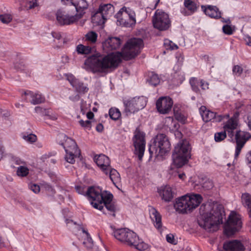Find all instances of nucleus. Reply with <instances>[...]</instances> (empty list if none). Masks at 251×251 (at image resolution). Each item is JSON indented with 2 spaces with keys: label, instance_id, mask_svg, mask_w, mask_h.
Segmentation results:
<instances>
[{
  "label": "nucleus",
  "instance_id": "1",
  "mask_svg": "<svg viewBox=\"0 0 251 251\" xmlns=\"http://www.w3.org/2000/svg\"><path fill=\"white\" fill-rule=\"evenodd\" d=\"M144 47L140 38H132L125 45L121 52L104 55L97 53L88 57L84 63V68L93 73L107 74L115 70L122 59L129 60L136 56Z\"/></svg>",
  "mask_w": 251,
  "mask_h": 251
},
{
  "label": "nucleus",
  "instance_id": "2",
  "mask_svg": "<svg viewBox=\"0 0 251 251\" xmlns=\"http://www.w3.org/2000/svg\"><path fill=\"white\" fill-rule=\"evenodd\" d=\"M113 234L115 238L120 242L138 250L143 251L148 248V245L140 239L135 232L128 228L117 229L114 231Z\"/></svg>",
  "mask_w": 251,
  "mask_h": 251
},
{
  "label": "nucleus",
  "instance_id": "3",
  "mask_svg": "<svg viewBox=\"0 0 251 251\" xmlns=\"http://www.w3.org/2000/svg\"><path fill=\"white\" fill-rule=\"evenodd\" d=\"M191 146L187 140L179 141L172 154L173 163L176 168H181L187 163L190 157Z\"/></svg>",
  "mask_w": 251,
  "mask_h": 251
},
{
  "label": "nucleus",
  "instance_id": "4",
  "mask_svg": "<svg viewBox=\"0 0 251 251\" xmlns=\"http://www.w3.org/2000/svg\"><path fill=\"white\" fill-rule=\"evenodd\" d=\"M209 209V211L201 214L202 220L199 221V225L207 232H214L222 223V216L219 211L214 208Z\"/></svg>",
  "mask_w": 251,
  "mask_h": 251
},
{
  "label": "nucleus",
  "instance_id": "5",
  "mask_svg": "<svg viewBox=\"0 0 251 251\" xmlns=\"http://www.w3.org/2000/svg\"><path fill=\"white\" fill-rule=\"evenodd\" d=\"M171 144L167 136L163 133L158 134L154 139L153 144L149 148L151 155L163 156L170 150Z\"/></svg>",
  "mask_w": 251,
  "mask_h": 251
},
{
  "label": "nucleus",
  "instance_id": "6",
  "mask_svg": "<svg viewBox=\"0 0 251 251\" xmlns=\"http://www.w3.org/2000/svg\"><path fill=\"white\" fill-rule=\"evenodd\" d=\"M109 193L107 191H102L100 187L91 186L87 188L86 196L94 208L102 211V202Z\"/></svg>",
  "mask_w": 251,
  "mask_h": 251
},
{
  "label": "nucleus",
  "instance_id": "7",
  "mask_svg": "<svg viewBox=\"0 0 251 251\" xmlns=\"http://www.w3.org/2000/svg\"><path fill=\"white\" fill-rule=\"evenodd\" d=\"M132 142L134 147V153L137 156L138 160L142 161L146 147L145 133L138 127L134 132Z\"/></svg>",
  "mask_w": 251,
  "mask_h": 251
},
{
  "label": "nucleus",
  "instance_id": "8",
  "mask_svg": "<svg viewBox=\"0 0 251 251\" xmlns=\"http://www.w3.org/2000/svg\"><path fill=\"white\" fill-rule=\"evenodd\" d=\"M147 99L142 96L134 97L130 100H124V113L126 116L134 113L145 107L147 104Z\"/></svg>",
  "mask_w": 251,
  "mask_h": 251
},
{
  "label": "nucleus",
  "instance_id": "9",
  "mask_svg": "<svg viewBox=\"0 0 251 251\" xmlns=\"http://www.w3.org/2000/svg\"><path fill=\"white\" fill-rule=\"evenodd\" d=\"M135 12L126 6L123 7L115 15L117 22L120 25L125 26H130L135 25L136 22Z\"/></svg>",
  "mask_w": 251,
  "mask_h": 251
},
{
  "label": "nucleus",
  "instance_id": "10",
  "mask_svg": "<svg viewBox=\"0 0 251 251\" xmlns=\"http://www.w3.org/2000/svg\"><path fill=\"white\" fill-rule=\"evenodd\" d=\"M242 227L241 217L236 212L232 211L224 226V233L230 236L238 231Z\"/></svg>",
  "mask_w": 251,
  "mask_h": 251
},
{
  "label": "nucleus",
  "instance_id": "11",
  "mask_svg": "<svg viewBox=\"0 0 251 251\" xmlns=\"http://www.w3.org/2000/svg\"><path fill=\"white\" fill-rule=\"evenodd\" d=\"M152 23L154 28L160 31L168 29L171 25L169 15L162 10L157 9L152 18Z\"/></svg>",
  "mask_w": 251,
  "mask_h": 251
},
{
  "label": "nucleus",
  "instance_id": "12",
  "mask_svg": "<svg viewBox=\"0 0 251 251\" xmlns=\"http://www.w3.org/2000/svg\"><path fill=\"white\" fill-rule=\"evenodd\" d=\"M200 112L203 120L205 122H208L210 121H213V122H220L224 118H228L229 117V115L228 114H226L225 115H216V113L209 110H207L204 106H201L200 107Z\"/></svg>",
  "mask_w": 251,
  "mask_h": 251
},
{
  "label": "nucleus",
  "instance_id": "13",
  "mask_svg": "<svg viewBox=\"0 0 251 251\" xmlns=\"http://www.w3.org/2000/svg\"><path fill=\"white\" fill-rule=\"evenodd\" d=\"M56 20L60 25H69L77 21L82 17V14H76L74 16H70L60 10L57 11L56 14Z\"/></svg>",
  "mask_w": 251,
  "mask_h": 251
},
{
  "label": "nucleus",
  "instance_id": "14",
  "mask_svg": "<svg viewBox=\"0 0 251 251\" xmlns=\"http://www.w3.org/2000/svg\"><path fill=\"white\" fill-rule=\"evenodd\" d=\"M173 100L169 97H162L158 99L156 102L157 111L162 114H168L172 110Z\"/></svg>",
  "mask_w": 251,
  "mask_h": 251
},
{
  "label": "nucleus",
  "instance_id": "15",
  "mask_svg": "<svg viewBox=\"0 0 251 251\" xmlns=\"http://www.w3.org/2000/svg\"><path fill=\"white\" fill-rule=\"evenodd\" d=\"M114 12V7L110 4H102L99 8L98 11L93 16L94 20L97 17L101 16L102 19V23L105 22V21Z\"/></svg>",
  "mask_w": 251,
  "mask_h": 251
},
{
  "label": "nucleus",
  "instance_id": "16",
  "mask_svg": "<svg viewBox=\"0 0 251 251\" xmlns=\"http://www.w3.org/2000/svg\"><path fill=\"white\" fill-rule=\"evenodd\" d=\"M121 44L122 41L120 38L109 37L102 43V48L105 52H109L119 49Z\"/></svg>",
  "mask_w": 251,
  "mask_h": 251
},
{
  "label": "nucleus",
  "instance_id": "17",
  "mask_svg": "<svg viewBox=\"0 0 251 251\" xmlns=\"http://www.w3.org/2000/svg\"><path fill=\"white\" fill-rule=\"evenodd\" d=\"M236 140V147L235 152V157L237 158L239 155L242 148L244 146L248 137L246 133L242 131H238L234 133V140Z\"/></svg>",
  "mask_w": 251,
  "mask_h": 251
},
{
  "label": "nucleus",
  "instance_id": "18",
  "mask_svg": "<svg viewBox=\"0 0 251 251\" xmlns=\"http://www.w3.org/2000/svg\"><path fill=\"white\" fill-rule=\"evenodd\" d=\"M24 95L25 100L34 105L44 102L45 100L44 96L38 92H33L31 91H26L24 93Z\"/></svg>",
  "mask_w": 251,
  "mask_h": 251
},
{
  "label": "nucleus",
  "instance_id": "19",
  "mask_svg": "<svg viewBox=\"0 0 251 251\" xmlns=\"http://www.w3.org/2000/svg\"><path fill=\"white\" fill-rule=\"evenodd\" d=\"M185 196L190 212L199 206L202 201V197L200 194L190 193L185 195Z\"/></svg>",
  "mask_w": 251,
  "mask_h": 251
},
{
  "label": "nucleus",
  "instance_id": "20",
  "mask_svg": "<svg viewBox=\"0 0 251 251\" xmlns=\"http://www.w3.org/2000/svg\"><path fill=\"white\" fill-rule=\"evenodd\" d=\"M237 120L233 117L229 119L224 125V129L227 133L231 141H234V130L237 128Z\"/></svg>",
  "mask_w": 251,
  "mask_h": 251
},
{
  "label": "nucleus",
  "instance_id": "21",
  "mask_svg": "<svg viewBox=\"0 0 251 251\" xmlns=\"http://www.w3.org/2000/svg\"><path fill=\"white\" fill-rule=\"evenodd\" d=\"M95 162L101 171L106 175H108V170L111 167L109 158L104 154H100L95 157Z\"/></svg>",
  "mask_w": 251,
  "mask_h": 251
},
{
  "label": "nucleus",
  "instance_id": "22",
  "mask_svg": "<svg viewBox=\"0 0 251 251\" xmlns=\"http://www.w3.org/2000/svg\"><path fill=\"white\" fill-rule=\"evenodd\" d=\"M185 197L186 196L184 195L176 199L174 207L176 211L179 213L185 214L190 212Z\"/></svg>",
  "mask_w": 251,
  "mask_h": 251
},
{
  "label": "nucleus",
  "instance_id": "23",
  "mask_svg": "<svg viewBox=\"0 0 251 251\" xmlns=\"http://www.w3.org/2000/svg\"><path fill=\"white\" fill-rule=\"evenodd\" d=\"M149 211L150 218L151 219L154 226L158 230L160 229L162 226L161 215L158 211L152 206H149Z\"/></svg>",
  "mask_w": 251,
  "mask_h": 251
},
{
  "label": "nucleus",
  "instance_id": "24",
  "mask_svg": "<svg viewBox=\"0 0 251 251\" xmlns=\"http://www.w3.org/2000/svg\"><path fill=\"white\" fill-rule=\"evenodd\" d=\"M157 192L162 200L165 202L171 201L174 198V193L170 186H161L158 188Z\"/></svg>",
  "mask_w": 251,
  "mask_h": 251
},
{
  "label": "nucleus",
  "instance_id": "25",
  "mask_svg": "<svg viewBox=\"0 0 251 251\" xmlns=\"http://www.w3.org/2000/svg\"><path fill=\"white\" fill-rule=\"evenodd\" d=\"M202 11L209 17L216 19L221 18V12L219 8L213 5H201Z\"/></svg>",
  "mask_w": 251,
  "mask_h": 251
},
{
  "label": "nucleus",
  "instance_id": "26",
  "mask_svg": "<svg viewBox=\"0 0 251 251\" xmlns=\"http://www.w3.org/2000/svg\"><path fill=\"white\" fill-rule=\"evenodd\" d=\"M59 138L63 141L60 143V145L63 147L65 151H69L70 150L78 149L75 141L66 135L61 134Z\"/></svg>",
  "mask_w": 251,
  "mask_h": 251
},
{
  "label": "nucleus",
  "instance_id": "27",
  "mask_svg": "<svg viewBox=\"0 0 251 251\" xmlns=\"http://www.w3.org/2000/svg\"><path fill=\"white\" fill-rule=\"evenodd\" d=\"M223 247L225 251H244L245 249L243 244L237 240L225 243Z\"/></svg>",
  "mask_w": 251,
  "mask_h": 251
},
{
  "label": "nucleus",
  "instance_id": "28",
  "mask_svg": "<svg viewBox=\"0 0 251 251\" xmlns=\"http://www.w3.org/2000/svg\"><path fill=\"white\" fill-rule=\"evenodd\" d=\"M112 199L113 195L111 193H109V194H108L106 197L104 199L103 202H102V210L104 209V206H105V208L109 212V214L115 217V213L116 210V208L115 205L113 203H112Z\"/></svg>",
  "mask_w": 251,
  "mask_h": 251
},
{
  "label": "nucleus",
  "instance_id": "29",
  "mask_svg": "<svg viewBox=\"0 0 251 251\" xmlns=\"http://www.w3.org/2000/svg\"><path fill=\"white\" fill-rule=\"evenodd\" d=\"M184 6L187 10L184 13V15H191L196 12L199 7V5L192 0H184Z\"/></svg>",
  "mask_w": 251,
  "mask_h": 251
},
{
  "label": "nucleus",
  "instance_id": "30",
  "mask_svg": "<svg viewBox=\"0 0 251 251\" xmlns=\"http://www.w3.org/2000/svg\"><path fill=\"white\" fill-rule=\"evenodd\" d=\"M65 151V159L67 162L71 164H74L75 162V158L77 156L79 157L80 154V151L78 149Z\"/></svg>",
  "mask_w": 251,
  "mask_h": 251
},
{
  "label": "nucleus",
  "instance_id": "31",
  "mask_svg": "<svg viewBox=\"0 0 251 251\" xmlns=\"http://www.w3.org/2000/svg\"><path fill=\"white\" fill-rule=\"evenodd\" d=\"M241 200L243 205L247 208L250 217H251V195L249 193L243 194Z\"/></svg>",
  "mask_w": 251,
  "mask_h": 251
},
{
  "label": "nucleus",
  "instance_id": "32",
  "mask_svg": "<svg viewBox=\"0 0 251 251\" xmlns=\"http://www.w3.org/2000/svg\"><path fill=\"white\" fill-rule=\"evenodd\" d=\"M72 4L75 6V10L78 14H83L82 11L88 7V4L85 0H78L77 2L73 1Z\"/></svg>",
  "mask_w": 251,
  "mask_h": 251
},
{
  "label": "nucleus",
  "instance_id": "33",
  "mask_svg": "<svg viewBox=\"0 0 251 251\" xmlns=\"http://www.w3.org/2000/svg\"><path fill=\"white\" fill-rule=\"evenodd\" d=\"M109 177L113 182L115 185L116 183L120 181L121 177L119 173L115 169L112 168L111 167L108 170V173Z\"/></svg>",
  "mask_w": 251,
  "mask_h": 251
},
{
  "label": "nucleus",
  "instance_id": "34",
  "mask_svg": "<svg viewBox=\"0 0 251 251\" xmlns=\"http://www.w3.org/2000/svg\"><path fill=\"white\" fill-rule=\"evenodd\" d=\"M85 41L91 44H94L97 42L98 38L97 33L93 31L87 32L85 35Z\"/></svg>",
  "mask_w": 251,
  "mask_h": 251
},
{
  "label": "nucleus",
  "instance_id": "35",
  "mask_svg": "<svg viewBox=\"0 0 251 251\" xmlns=\"http://www.w3.org/2000/svg\"><path fill=\"white\" fill-rule=\"evenodd\" d=\"M148 81L151 85L155 86L160 83V78L157 74L151 72L149 75Z\"/></svg>",
  "mask_w": 251,
  "mask_h": 251
},
{
  "label": "nucleus",
  "instance_id": "36",
  "mask_svg": "<svg viewBox=\"0 0 251 251\" xmlns=\"http://www.w3.org/2000/svg\"><path fill=\"white\" fill-rule=\"evenodd\" d=\"M189 83L193 91L196 93H200L201 91L199 88L200 80L197 78L194 77H191L189 80Z\"/></svg>",
  "mask_w": 251,
  "mask_h": 251
},
{
  "label": "nucleus",
  "instance_id": "37",
  "mask_svg": "<svg viewBox=\"0 0 251 251\" xmlns=\"http://www.w3.org/2000/svg\"><path fill=\"white\" fill-rule=\"evenodd\" d=\"M73 87L79 93L84 94L87 92L89 89L86 85L79 80L77 81Z\"/></svg>",
  "mask_w": 251,
  "mask_h": 251
},
{
  "label": "nucleus",
  "instance_id": "38",
  "mask_svg": "<svg viewBox=\"0 0 251 251\" xmlns=\"http://www.w3.org/2000/svg\"><path fill=\"white\" fill-rule=\"evenodd\" d=\"M109 115L111 119L116 121L121 117V114L119 109L112 107L109 110Z\"/></svg>",
  "mask_w": 251,
  "mask_h": 251
},
{
  "label": "nucleus",
  "instance_id": "39",
  "mask_svg": "<svg viewBox=\"0 0 251 251\" xmlns=\"http://www.w3.org/2000/svg\"><path fill=\"white\" fill-rule=\"evenodd\" d=\"M92 49L91 47L82 44H79L76 47V51L79 54H89L91 52Z\"/></svg>",
  "mask_w": 251,
  "mask_h": 251
},
{
  "label": "nucleus",
  "instance_id": "40",
  "mask_svg": "<svg viewBox=\"0 0 251 251\" xmlns=\"http://www.w3.org/2000/svg\"><path fill=\"white\" fill-rule=\"evenodd\" d=\"M174 82L178 84L181 83L185 79V75L183 72L179 71L175 72L174 74Z\"/></svg>",
  "mask_w": 251,
  "mask_h": 251
},
{
  "label": "nucleus",
  "instance_id": "41",
  "mask_svg": "<svg viewBox=\"0 0 251 251\" xmlns=\"http://www.w3.org/2000/svg\"><path fill=\"white\" fill-rule=\"evenodd\" d=\"M16 174L19 176L25 177L29 174V169L26 167L20 166L17 168Z\"/></svg>",
  "mask_w": 251,
  "mask_h": 251
},
{
  "label": "nucleus",
  "instance_id": "42",
  "mask_svg": "<svg viewBox=\"0 0 251 251\" xmlns=\"http://www.w3.org/2000/svg\"><path fill=\"white\" fill-rule=\"evenodd\" d=\"M22 138L26 142L29 143H33L36 142L37 139V136L32 133H24L22 135Z\"/></svg>",
  "mask_w": 251,
  "mask_h": 251
},
{
  "label": "nucleus",
  "instance_id": "43",
  "mask_svg": "<svg viewBox=\"0 0 251 251\" xmlns=\"http://www.w3.org/2000/svg\"><path fill=\"white\" fill-rule=\"evenodd\" d=\"M51 35L53 38L55 40L57 41V43L60 44V46L63 45L65 43L64 39L62 38L61 33L57 31H53L51 32Z\"/></svg>",
  "mask_w": 251,
  "mask_h": 251
},
{
  "label": "nucleus",
  "instance_id": "44",
  "mask_svg": "<svg viewBox=\"0 0 251 251\" xmlns=\"http://www.w3.org/2000/svg\"><path fill=\"white\" fill-rule=\"evenodd\" d=\"M226 132L223 131L216 132L214 135V139L216 142H220L224 140L226 137Z\"/></svg>",
  "mask_w": 251,
  "mask_h": 251
},
{
  "label": "nucleus",
  "instance_id": "45",
  "mask_svg": "<svg viewBox=\"0 0 251 251\" xmlns=\"http://www.w3.org/2000/svg\"><path fill=\"white\" fill-rule=\"evenodd\" d=\"M12 20V17L10 14H4L0 15V21L3 24H8Z\"/></svg>",
  "mask_w": 251,
  "mask_h": 251
},
{
  "label": "nucleus",
  "instance_id": "46",
  "mask_svg": "<svg viewBox=\"0 0 251 251\" xmlns=\"http://www.w3.org/2000/svg\"><path fill=\"white\" fill-rule=\"evenodd\" d=\"M243 71V68L239 65H235L233 67L232 72L234 75L240 76Z\"/></svg>",
  "mask_w": 251,
  "mask_h": 251
},
{
  "label": "nucleus",
  "instance_id": "47",
  "mask_svg": "<svg viewBox=\"0 0 251 251\" xmlns=\"http://www.w3.org/2000/svg\"><path fill=\"white\" fill-rule=\"evenodd\" d=\"M66 76L67 79L69 81V82L73 87H74L79 80L78 79L76 78L74 75L72 74L67 75Z\"/></svg>",
  "mask_w": 251,
  "mask_h": 251
},
{
  "label": "nucleus",
  "instance_id": "48",
  "mask_svg": "<svg viewBox=\"0 0 251 251\" xmlns=\"http://www.w3.org/2000/svg\"><path fill=\"white\" fill-rule=\"evenodd\" d=\"M79 124L83 128L90 130L91 128V122L89 120L85 121L80 120L79 121Z\"/></svg>",
  "mask_w": 251,
  "mask_h": 251
},
{
  "label": "nucleus",
  "instance_id": "49",
  "mask_svg": "<svg viewBox=\"0 0 251 251\" xmlns=\"http://www.w3.org/2000/svg\"><path fill=\"white\" fill-rule=\"evenodd\" d=\"M82 231L83 233H85L86 234L87 237V240L83 242V244L84 245L87 244V245H86L87 248H91L93 246V242L92 239L88 237L89 233L84 229H82Z\"/></svg>",
  "mask_w": 251,
  "mask_h": 251
},
{
  "label": "nucleus",
  "instance_id": "50",
  "mask_svg": "<svg viewBox=\"0 0 251 251\" xmlns=\"http://www.w3.org/2000/svg\"><path fill=\"white\" fill-rule=\"evenodd\" d=\"M29 188L34 193L37 194L40 191V186L36 184L30 183L28 184Z\"/></svg>",
  "mask_w": 251,
  "mask_h": 251
},
{
  "label": "nucleus",
  "instance_id": "51",
  "mask_svg": "<svg viewBox=\"0 0 251 251\" xmlns=\"http://www.w3.org/2000/svg\"><path fill=\"white\" fill-rule=\"evenodd\" d=\"M175 117L176 120L179 121L181 123H184L186 120L185 116L182 114L181 113L176 112H175Z\"/></svg>",
  "mask_w": 251,
  "mask_h": 251
},
{
  "label": "nucleus",
  "instance_id": "52",
  "mask_svg": "<svg viewBox=\"0 0 251 251\" xmlns=\"http://www.w3.org/2000/svg\"><path fill=\"white\" fill-rule=\"evenodd\" d=\"M202 187L204 189L206 190H210L212 189L213 187V182L209 180H206L202 184Z\"/></svg>",
  "mask_w": 251,
  "mask_h": 251
},
{
  "label": "nucleus",
  "instance_id": "53",
  "mask_svg": "<svg viewBox=\"0 0 251 251\" xmlns=\"http://www.w3.org/2000/svg\"><path fill=\"white\" fill-rule=\"evenodd\" d=\"M165 45L168 49L171 50H175L178 49V47L176 45L169 40L166 41Z\"/></svg>",
  "mask_w": 251,
  "mask_h": 251
},
{
  "label": "nucleus",
  "instance_id": "54",
  "mask_svg": "<svg viewBox=\"0 0 251 251\" xmlns=\"http://www.w3.org/2000/svg\"><path fill=\"white\" fill-rule=\"evenodd\" d=\"M36 5V0H26L25 6L27 8L32 9Z\"/></svg>",
  "mask_w": 251,
  "mask_h": 251
},
{
  "label": "nucleus",
  "instance_id": "55",
  "mask_svg": "<svg viewBox=\"0 0 251 251\" xmlns=\"http://www.w3.org/2000/svg\"><path fill=\"white\" fill-rule=\"evenodd\" d=\"M223 32L227 35H231L233 33V30L231 26L226 25L223 26Z\"/></svg>",
  "mask_w": 251,
  "mask_h": 251
},
{
  "label": "nucleus",
  "instance_id": "56",
  "mask_svg": "<svg viewBox=\"0 0 251 251\" xmlns=\"http://www.w3.org/2000/svg\"><path fill=\"white\" fill-rule=\"evenodd\" d=\"M209 83L203 79L200 80V86L203 90H208L209 89Z\"/></svg>",
  "mask_w": 251,
  "mask_h": 251
},
{
  "label": "nucleus",
  "instance_id": "57",
  "mask_svg": "<svg viewBox=\"0 0 251 251\" xmlns=\"http://www.w3.org/2000/svg\"><path fill=\"white\" fill-rule=\"evenodd\" d=\"M75 189L78 194L86 196V190H85V187L76 186H75Z\"/></svg>",
  "mask_w": 251,
  "mask_h": 251
},
{
  "label": "nucleus",
  "instance_id": "58",
  "mask_svg": "<svg viewBox=\"0 0 251 251\" xmlns=\"http://www.w3.org/2000/svg\"><path fill=\"white\" fill-rule=\"evenodd\" d=\"M35 112L40 114L43 115H45L46 113L47 112L45 109H44L42 107H40V106L35 107Z\"/></svg>",
  "mask_w": 251,
  "mask_h": 251
},
{
  "label": "nucleus",
  "instance_id": "59",
  "mask_svg": "<svg viewBox=\"0 0 251 251\" xmlns=\"http://www.w3.org/2000/svg\"><path fill=\"white\" fill-rule=\"evenodd\" d=\"M166 240L167 241L170 243L176 244L175 240L174 239V237L173 234H168L166 236Z\"/></svg>",
  "mask_w": 251,
  "mask_h": 251
},
{
  "label": "nucleus",
  "instance_id": "60",
  "mask_svg": "<svg viewBox=\"0 0 251 251\" xmlns=\"http://www.w3.org/2000/svg\"><path fill=\"white\" fill-rule=\"evenodd\" d=\"M246 161L247 164H250L251 167V151H249L246 155Z\"/></svg>",
  "mask_w": 251,
  "mask_h": 251
},
{
  "label": "nucleus",
  "instance_id": "61",
  "mask_svg": "<svg viewBox=\"0 0 251 251\" xmlns=\"http://www.w3.org/2000/svg\"><path fill=\"white\" fill-rule=\"evenodd\" d=\"M45 116H47L49 119H50L51 120H53V121H55V120H57V117L56 115H55V114L50 115L49 114V112H46Z\"/></svg>",
  "mask_w": 251,
  "mask_h": 251
},
{
  "label": "nucleus",
  "instance_id": "62",
  "mask_svg": "<svg viewBox=\"0 0 251 251\" xmlns=\"http://www.w3.org/2000/svg\"><path fill=\"white\" fill-rule=\"evenodd\" d=\"M15 68L18 70L23 71L25 70V66L22 64H16L15 65Z\"/></svg>",
  "mask_w": 251,
  "mask_h": 251
},
{
  "label": "nucleus",
  "instance_id": "63",
  "mask_svg": "<svg viewBox=\"0 0 251 251\" xmlns=\"http://www.w3.org/2000/svg\"><path fill=\"white\" fill-rule=\"evenodd\" d=\"M245 40L246 42V44L250 46H251V37L249 36H246L245 38Z\"/></svg>",
  "mask_w": 251,
  "mask_h": 251
},
{
  "label": "nucleus",
  "instance_id": "64",
  "mask_svg": "<svg viewBox=\"0 0 251 251\" xmlns=\"http://www.w3.org/2000/svg\"><path fill=\"white\" fill-rule=\"evenodd\" d=\"M247 124L251 130V113L248 117Z\"/></svg>",
  "mask_w": 251,
  "mask_h": 251
}]
</instances>
